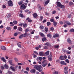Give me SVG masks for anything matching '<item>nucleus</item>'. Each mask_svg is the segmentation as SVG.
Returning a JSON list of instances; mask_svg holds the SVG:
<instances>
[{"instance_id":"f257e3e1","label":"nucleus","mask_w":74,"mask_h":74,"mask_svg":"<svg viewBox=\"0 0 74 74\" xmlns=\"http://www.w3.org/2000/svg\"><path fill=\"white\" fill-rule=\"evenodd\" d=\"M34 68L36 70H38L39 72H41L42 71V66L41 65H35L34 66Z\"/></svg>"},{"instance_id":"f03ea898","label":"nucleus","mask_w":74,"mask_h":74,"mask_svg":"<svg viewBox=\"0 0 74 74\" xmlns=\"http://www.w3.org/2000/svg\"><path fill=\"white\" fill-rule=\"evenodd\" d=\"M8 6L10 7H12L14 5V4L12 2V1L11 0H9L8 1Z\"/></svg>"},{"instance_id":"7ed1b4c3","label":"nucleus","mask_w":74,"mask_h":74,"mask_svg":"<svg viewBox=\"0 0 74 74\" xmlns=\"http://www.w3.org/2000/svg\"><path fill=\"white\" fill-rule=\"evenodd\" d=\"M20 8L21 10H25L26 8V6L25 4H22L21 5Z\"/></svg>"},{"instance_id":"20e7f679","label":"nucleus","mask_w":74,"mask_h":74,"mask_svg":"<svg viewBox=\"0 0 74 74\" xmlns=\"http://www.w3.org/2000/svg\"><path fill=\"white\" fill-rule=\"evenodd\" d=\"M18 67V66H16L15 67L11 66L10 67V69L13 71H16V70L15 69H16Z\"/></svg>"},{"instance_id":"39448f33","label":"nucleus","mask_w":74,"mask_h":74,"mask_svg":"<svg viewBox=\"0 0 74 74\" xmlns=\"http://www.w3.org/2000/svg\"><path fill=\"white\" fill-rule=\"evenodd\" d=\"M42 66L44 67H45L46 65H47V61L46 60H44L43 62H42Z\"/></svg>"},{"instance_id":"423d86ee","label":"nucleus","mask_w":74,"mask_h":74,"mask_svg":"<svg viewBox=\"0 0 74 74\" xmlns=\"http://www.w3.org/2000/svg\"><path fill=\"white\" fill-rule=\"evenodd\" d=\"M67 41L68 43L69 44H71V45L73 44V43H72L70 38H68L67 39Z\"/></svg>"},{"instance_id":"0eeeda50","label":"nucleus","mask_w":74,"mask_h":74,"mask_svg":"<svg viewBox=\"0 0 74 74\" xmlns=\"http://www.w3.org/2000/svg\"><path fill=\"white\" fill-rule=\"evenodd\" d=\"M60 63L62 65H66L67 64V63L66 62H64V61H61Z\"/></svg>"},{"instance_id":"6e6552de","label":"nucleus","mask_w":74,"mask_h":74,"mask_svg":"<svg viewBox=\"0 0 74 74\" xmlns=\"http://www.w3.org/2000/svg\"><path fill=\"white\" fill-rule=\"evenodd\" d=\"M57 6L59 7H60L61 6V5H62V3L60 2L59 1L57 2Z\"/></svg>"},{"instance_id":"1a4fd4ad","label":"nucleus","mask_w":74,"mask_h":74,"mask_svg":"<svg viewBox=\"0 0 74 74\" xmlns=\"http://www.w3.org/2000/svg\"><path fill=\"white\" fill-rule=\"evenodd\" d=\"M49 1H50L49 0H47L45 1V3L44 6H46V5H47L49 3Z\"/></svg>"},{"instance_id":"9d476101","label":"nucleus","mask_w":74,"mask_h":74,"mask_svg":"<svg viewBox=\"0 0 74 74\" xmlns=\"http://www.w3.org/2000/svg\"><path fill=\"white\" fill-rule=\"evenodd\" d=\"M59 34H56L55 35L53 36V38H56V37H59Z\"/></svg>"},{"instance_id":"9b49d317","label":"nucleus","mask_w":74,"mask_h":74,"mask_svg":"<svg viewBox=\"0 0 74 74\" xmlns=\"http://www.w3.org/2000/svg\"><path fill=\"white\" fill-rule=\"evenodd\" d=\"M32 15L34 18H37V16H38V15H37V13H34L32 14Z\"/></svg>"},{"instance_id":"f8f14e48","label":"nucleus","mask_w":74,"mask_h":74,"mask_svg":"<svg viewBox=\"0 0 74 74\" xmlns=\"http://www.w3.org/2000/svg\"><path fill=\"white\" fill-rule=\"evenodd\" d=\"M30 72L32 73H36V69H34L31 70Z\"/></svg>"},{"instance_id":"ddd939ff","label":"nucleus","mask_w":74,"mask_h":74,"mask_svg":"<svg viewBox=\"0 0 74 74\" xmlns=\"http://www.w3.org/2000/svg\"><path fill=\"white\" fill-rule=\"evenodd\" d=\"M1 49H2V50H3L4 51H5L7 49H6V47L4 46H3L1 47Z\"/></svg>"},{"instance_id":"4468645a","label":"nucleus","mask_w":74,"mask_h":74,"mask_svg":"<svg viewBox=\"0 0 74 74\" xmlns=\"http://www.w3.org/2000/svg\"><path fill=\"white\" fill-rule=\"evenodd\" d=\"M1 60H2L3 62H5V63H6V62H7V60L5 59V58H4V57L1 58Z\"/></svg>"},{"instance_id":"2eb2a0df","label":"nucleus","mask_w":74,"mask_h":74,"mask_svg":"<svg viewBox=\"0 0 74 74\" xmlns=\"http://www.w3.org/2000/svg\"><path fill=\"white\" fill-rule=\"evenodd\" d=\"M3 66H4V67L6 69H8V66L7 64H5V65H3Z\"/></svg>"},{"instance_id":"dca6fc26","label":"nucleus","mask_w":74,"mask_h":74,"mask_svg":"<svg viewBox=\"0 0 74 74\" xmlns=\"http://www.w3.org/2000/svg\"><path fill=\"white\" fill-rule=\"evenodd\" d=\"M59 59L60 60H65L63 56H61L60 57Z\"/></svg>"},{"instance_id":"f3484780","label":"nucleus","mask_w":74,"mask_h":74,"mask_svg":"<svg viewBox=\"0 0 74 74\" xmlns=\"http://www.w3.org/2000/svg\"><path fill=\"white\" fill-rule=\"evenodd\" d=\"M18 30L20 32H22V28L21 27H19L18 28Z\"/></svg>"},{"instance_id":"a211bd4d","label":"nucleus","mask_w":74,"mask_h":74,"mask_svg":"<svg viewBox=\"0 0 74 74\" xmlns=\"http://www.w3.org/2000/svg\"><path fill=\"white\" fill-rule=\"evenodd\" d=\"M47 36L49 38H51L52 37V34H51L49 33L47 35Z\"/></svg>"},{"instance_id":"6ab92c4d","label":"nucleus","mask_w":74,"mask_h":74,"mask_svg":"<svg viewBox=\"0 0 74 74\" xmlns=\"http://www.w3.org/2000/svg\"><path fill=\"white\" fill-rule=\"evenodd\" d=\"M57 25H58V23L56 22V21L53 23V25L54 26H56Z\"/></svg>"},{"instance_id":"aec40b11","label":"nucleus","mask_w":74,"mask_h":74,"mask_svg":"<svg viewBox=\"0 0 74 74\" xmlns=\"http://www.w3.org/2000/svg\"><path fill=\"white\" fill-rule=\"evenodd\" d=\"M19 16L21 18H24L25 17V16L23 15V14H20Z\"/></svg>"},{"instance_id":"412c9836","label":"nucleus","mask_w":74,"mask_h":74,"mask_svg":"<svg viewBox=\"0 0 74 74\" xmlns=\"http://www.w3.org/2000/svg\"><path fill=\"white\" fill-rule=\"evenodd\" d=\"M23 26L24 28H26L27 26V23H24L23 25Z\"/></svg>"},{"instance_id":"4be33fe9","label":"nucleus","mask_w":74,"mask_h":74,"mask_svg":"<svg viewBox=\"0 0 74 74\" xmlns=\"http://www.w3.org/2000/svg\"><path fill=\"white\" fill-rule=\"evenodd\" d=\"M45 53L46 56H48V55H49V51H47L46 52H45Z\"/></svg>"},{"instance_id":"5701e85b","label":"nucleus","mask_w":74,"mask_h":74,"mask_svg":"<svg viewBox=\"0 0 74 74\" xmlns=\"http://www.w3.org/2000/svg\"><path fill=\"white\" fill-rule=\"evenodd\" d=\"M47 40V38L45 37L43 38L42 39V40L43 42H44L45 41H46Z\"/></svg>"},{"instance_id":"b1692460","label":"nucleus","mask_w":74,"mask_h":74,"mask_svg":"<svg viewBox=\"0 0 74 74\" xmlns=\"http://www.w3.org/2000/svg\"><path fill=\"white\" fill-rule=\"evenodd\" d=\"M39 55L40 56H43V55H44V53L43 52H41L39 53Z\"/></svg>"},{"instance_id":"393cba45","label":"nucleus","mask_w":74,"mask_h":74,"mask_svg":"<svg viewBox=\"0 0 74 74\" xmlns=\"http://www.w3.org/2000/svg\"><path fill=\"white\" fill-rule=\"evenodd\" d=\"M65 23H66L68 25H71V23H70L69 21H66Z\"/></svg>"},{"instance_id":"a878e982","label":"nucleus","mask_w":74,"mask_h":74,"mask_svg":"<svg viewBox=\"0 0 74 74\" xmlns=\"http://www.w3.org/2000/svg\"><path fill=\"white\" fill-rule=\"evenodd\" d=\"M50 21L51 22H53V23L54 22L56 21L54 19H53L52 18L50 19Z\"/></svg>"},{"instance_id":"bb28decb","label":"nucleus","mask_w":74,"mask_h":74,"mask_svg":"<svg viewBox=\"0 0 74 74\" xmlns=\"http://www.w3.org/2000/svg\"><path fill=\"white\" fill-rule=\"evenodd\" d=\"M23 2L22 1H20L18 2V4L19 5H22V4H23Z\"/></svg>"},{"instance_id":"cd10ccee","label":"nucleus","mask_w":74,"mask_h":74,"mask_svg":"<svg viewBox=\"0 0 74 74\" xmlns=\"http://www.w3.org/2000/svg\"><path fill=\"white\" fill-rule=\"evenodd\" d=\"M51 25V23L49 22H48L47 23V26H49V25Z\"/></svg>"},{"instance_id":"c85d7f7f","label":"nucleus","mask_w":74,"mask_h":74,"mask_svg":"<svg viewBox=\"0 0 74 74\" xmlns=\"http://www.w3.org/2000/svg\"><path fill=\"white\" fill-rule=\"evenodd\" d=\"M29 31V28H27L25 30V33L27 34V33Z\"/></svg>"},{"instance_id":"c756f323","label":"nucleus","mask_w":74,"mask_h":74,"mask_svg":"<svg viewBox=\"0 0 74 74\" xmlns=\"http://www.w3.org/2000/svg\"><path fill=\"white\" fill-rule=\"evenodd\" d=\"M68 69H69V67L67 66H66L64 68V70L68 71Z\"/></svg>"},{"instance_id":"7c9ffc66","label":"nucleus","mask_w":74,"mask_h":74,"mask_svg":"<svg viewBox=\"0 0 74 74\" xmlns=\"http://www.w3.org/2000/svg\"><path fill=\"white\" fill-rule=\"evenodd\" d=\"M22 35H23V37H26V35H27V34L26 33H25L24 34H22Z\"/></svg>"},{"instance_id":"2f4dec72","label":"nucleus","mask_w":74,"mask_h":74,"mask_svg":"<svg viewBox=\"0 0 74 74\" xmlns=\"http://www.w3.org/2000/svg\"><path fill=\"white\" fill-rule=\"evenodd\" d=\"M64 73L65 74H68V71L64 70Z\"/></svg>"},{"instance_id":"473e14b6","label":"nucleus","mask_w":74,"mask_h":74,"mask_svg":"<svg viewBox=\"0 0 74 74\" xmlns=\"http://www.w3.org/2000/svg\"><path fill=\"white\" fill-rule=\"evenodd\" d=\"M60 7L61 8H65V6H64V5H61V6H60Z\"/></svg>"},{"instance_id":"72a5a7b5","label":"nucleus","mask_w":74,"mask_h":74,"mask_svg":"<svg viewBox=\"0 0 74 74\" xmlns=\"http://www.w3.org/2000/svg\"><path fill=\"white\" fill-rule=\"evenodd\" d=\"M40 34L41 37H44L45 36V35L42 33H40Z\"/></svg>"},{"instance_id":"f704fd0d","label":"nucleus","mask_w":74,"mask_h":74,"mask_svg":"<svg viewBox=\"0 0 74 74\" xmlns=\"http://www.w3.org/2000/svg\"><path fill=\"white\" fill-rule=\"evenodd\" d=\"M73 2L71 1L69 3V5H70V6H71V5H73Z\"/></svg>"},{"instance_id":"c9c22d12","label":"nucleus","mask_w":74,"mask_h":74,"mask_svg":"<svg viewBox=\"0 0 74 74\" xmlns=\"http://www.w3.org/2000/svg\"><path fill=\"white\" fill-rule=\"evenodd\" d=\"M13 23L14 24H17V23H18V22L17 21H16L15 20V21H13Z\"/></svg>"},{"instance_id":"e433bc0d","label":"nucleus","mask_w":74,"mask_h":74,"mask_svg":"<svg viewBox=\"0 0 74 74\" xmlns=\"http://www.w3.org/2000/svg\"><path fill=\"white\" fill-rule=\"evenodd\" d=\"M42 19H43V16H40L39 19L40 21H42Z\"/></svg>"},{"instance_id":"4c0bfd02","label":"nucleus","mask_w":74,"mask_h":74,"mask_svg":"<svg viewBox=\"0 0 74 74\" xmlns=\"http://www.w3.org/2000/svg\"><path fill=\"white\" fill-rule=\"evenodd\" d=\"M8 62L9 64H12V60H9Z\"/></svg>"},{"instance_id":"58836bf2","label":"nucleus","mask_w":74,"mask_h":74,"mask_svg":"<svg viewBox=\"0 0 74 74\" xmlns=\"http://www.w3.org/2000/svg\"><path fill=\"white\" fill-rule=\"evenodd\" d=\"M40 29L42 30L44 29V27L42 25H41L40 26Z\"/></svg>"},{"instance_id":"ea45409f","label":"nucleus","mask_w":74,"mask_h":74,"mask_svg":"<svg viewBox=\"0 0 74 74\" xmlns=\"http://www.w3.org/2000/svg\"><path fill=\"white\" fill-rule=\"evenodd\" d=\"M17 45H18V47H19V48H21V45H20L19 43H17Z\"/></svg>"},{"instance_id":"a19ab883","label":"nucleus","mask_w":74,"mask_h":74,"mask_svg":"<svg viewBox=\"0 0 74 74\" xmlns=\"http://www.w3.org/2000/svg\"><path fill=\"white\" fill-rule=\"evenodd\" d=\"M6 29L8 30H11V27H8L6 28Z\"/></svg>"},{"instance_id":"79ce46f5","label":"nucleus","mask_w":74,"mask_h":74,"mask_svg":"<svg viewBox=\"0 0 74 74\" xmlns=\"http://www.w3.org/2000/svg\"><path fill=\"white\" fill-rule=\"evenodd\" d=\"M45 45H47V46H49L50 45L49 43L48 42H47L45 44Z\"/></svg>"},{"instance_id":"37998d69","label":"nucleus","mask_w":74,"mask_h":74,"mask_svg":"<svg viewBox=\"0 0 74 74\" xmlns=\"http://www.w3.org/2000/svg\"><path fill=\"white\" fill-rule=\"evenodd\" d=\"M23 23H22L21 24H19V26L22 27L23 26Z\"/></svg>"},{"instance_id":"c03bdc74","label":"nucleus","mask_w":74,"mask_h":74,"mask_svg":"<svg viewBox=\"0 0 74 74\" xmlns=\"http://www.w3.org/2000/svg\"><path fill=\"white\" fill-rule=\"evenodd\" d=\"M23 35L21 34V35H20V36L19 37V38L21 39V38H23Z\"/></svg>"},{"instance_id":"a18cd8bd","label":"nucleus","mask_w":74,"mask_h":74,"mask_svg":"<svg viewBox=\"0 0 74 74\" xmlns=\"http://www.w3.org/2000/svg\"><path fill=\"white\" fill-rule=\"evenodd\" d=\"M59 47V45H56L54 46V47L55 48H58Z\"/></svg>"},{"instance_id":"49530a36","label":"nucleus","mask_w":74,"mask_h":74,"mask_svg":"<svg viewBox=\"0 0 74 74\" xmlns=\"http://www.w3.org/2000/svg\"><path fill=\"white\" fill-rule=\"evenodd\" d=\"M50 30L51 31H53L54 30V28L53 27H51L50 28Z\"/></svg>"},{"instance_id":"de8ad7c7","label":"nucleus","mask_w":74,"mask_h":74,"mask_svg":"<svg viewBox=\"0 0 74 74\" xmlns=\"http://www.w3.org/2000/svg\"><path fill=\"white\" fill-rule=\"evenodd\" d=\"M48 58H52V55L51 54H50V55L48 56Z\"/></svg>"},{"instance_id":"09e8293b","label":"nucleus","mask_w":74,"mask_h":74,"mask_svg":"<svg viewBox=\"0 0 74 74\" xmlns=\"http://www.w3.org/2000/svg\"><path fill=\"white\" fill-rule=\"evenodd\" d=\"M65 62L67 63H70V61H69V60L68 59H66L65 60Z\"/></svg>"},{"instance_id":"8fccbe9b","label":"nucleus","mask_w":74,"mask_h":74,"mask_svg":"<svg viewBox=\"0 0 74 74\" xmlns=\"http://www.w3.org/2000/svg\"><path fill=\"white\" fill-rule=\"evenodd\" d=\"M56 11L55 10L53 11L52 12V14H56Z\"/></svg>"},{"instance_id":"3c124183","label":"nucleus","mask_w":74,"mask_h":74,"mask_svg":"<svg viewBox=\"0 0 74 74\" xmlns=\"http://www.w3.org/2000/svg\"><path fill=\"white\" fill-rule=\"evenodd\" d=\"M18 33H16L14 34V36H18Z\"/></svg>"},{"instance_id":"603ef678","label":"nucleus","mask_w":74,"mask_h":74,"mask_svg":"<svg viewBox=\"0 0 74 74\" xmlns=\"http://www.w3.org/2000/svg\"><path fill=\"white\" fill-rule=\"evenodd\" d=\"M62 50L63 52H64V53H65L66 52V49H62Z\"/></svg>"},{"instance_id":"864d4df0","label":"nucleus","mask_w":74,"mask_h":74,"mask_svg":"<svg viewBox=\"0 0 74 74\" xmlns=\"http://www.w3.org/2000/svg\"><path fill=\"white\" fill-rule=\"evenodd\" d=\"M14 60L15 61V62H18V59L16 58H14Z\"/></svg>"},{"instance_id":"5fc2aeb1","label":"nucleus","mask_w":74,"mask_h":74,"mask_svg":"<svg viewBox=\"0 0 74 74\" xmlns=\"http://www.w3.org/2000/svg\"><path fill=\"white\" fill-rule=\"evenodd\" d=\"M1 68L2 70H4V66H1Z\"/></svg>"},{"instance_id":"6e6d98bb","label":"nucleus","mask_w":74,"mask_h":74,"mask_svg":"<svg viewBox=\"0 0 74 74\" xmlns=\"http://www.w3.org/2000/svg\"><path fill=\"white\" fill-rule=\"evenodd\" d=\"M48 60L49 61H52V58H48Z\"/></svg>"},{"instance_id":"4d7b16f0","label":"nucleus","mask_w":74,"mask_h":74,"mask_svg":"<svg viewBox=\"0 0 74 74\" xmlns=\"http://www.w3.org/2000/svg\"><path fill=\"white\" fill-rule=\"evenodd\" d=\"M58 71H56L53 72L54 74H58Z\"/></svg>"},{"instance_id":"13d9d810","label":"nucleus","mask_w":74,"mask_h":74,"mask_svg":"<svg viewBox=\"0 0 74 74\" xmlns=\"http://www.w3.org/2000/svg\"><path fill=\"white\" fill-rule=\"evenodd\" d=\"M45 31L46 32H48V28L47 27L45 28Z\"/></svg>"},{"instance_id":"bf43d9fd","label":"nucleus","mask_w":74,"mask_h":74,"mask_svg":"<svg viewBox=\"0 0 74 74\" xmlns=\"http://www.w3.org/2000/svg\"><path fill=\"white\" fill-rule=\"evenodd\" d=\"M71 32H74V29H70Z\"/></svg>"},{"instance_id":"052dcab7","label":"nucleus","mask_w":74,"mask_h":74,"mask_svg":"<svg viewBox=\"0 0 74 74\" xmlns=\"http://www.w3.org/2000/svg\"><path fill=\"white\" fill-rule=\"evenodd\" d=\"M39 59L40 61H41L42 60V57H39Z\"/></svg>"},{"instance_id":"680f3d73","label":"nucleus","mask_w":74,"mask_h":74,"mask_svg":"<svg viewBox=\"0 0 74 74\" xmlns=\"http://www.w3.org/2000/svg\"><path fill=\"white\" fill-rule=\"evenodd\" d=\"M59 23L60 25H63V22L62 21H60Z\"/></svg>"},{"instance_id":"e2e57ef3","label":"nucleus","mask_w":74,"mask_h":74,"mask_svg":"<svg viewBox=\"0 0 74 74\" xmlns=\"http://www.w3.org/2000/svg\"><path fill=\"white\" fill-rule=\"evenodd\" d=\"M25 12H28L29 11V10H27V9H26L25 10Z\"/></svg>"},{"instance_id":"0e129e2a","label":"nucleus","mask_w":74,"mask_h":74,"mask_svg":"<svg viewBox=\"0 0 74 74\" xmlns=\"http://www.w3.org/2000/svg\"><path fill=\"white\" fill-rule=\"evenodd\" d=\"M8 73L9 74H12V72H11V71H8Z\"/></svg>"},{"instance_id":"69168bd1","label":"nucleus","mask_w":74,"mask_h":74,"mask_svg":"<svg viewBox=\"0 0 74 74\" xmlns=\"http://www.w3.org/2000/svg\"><path fill=\"white\" fill-rule=\"evenodd\" d=\"M17 26H15L14 27V29H15V30H16V29H17Z\"/></svg>"},{"instance_id":"338daca9","label":"nucleus","mask_w":74,"mask_h":74,"mask_svg":"<svg viewBox=\"0 0 74 74\" xmlns=\"http://www.w3.org/2000/svg\"><path fill=\"white\" fill-rule=\"evenodd\" d=\"M3 8H6V6L5 5H3L2 6Z\"/></svg>"},{"instance_id":"774afa93","label":"nucleus","mask_w":74,"mask_h":74,"mask_svg":"<svg viewBox=\"0 0 74 74\" xmlns=\"http://www.w3.org/2000/svg\"><path fill=\"white\" fill-rule=\"evenodd\" d=\"M63 57H64V59H67V56L65 55V56H63Z\"/></svg>"}]
</instances>
